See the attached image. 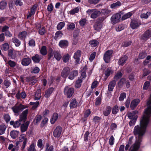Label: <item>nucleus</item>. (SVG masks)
<instances>
[{"label":"nucleus","mask_w":151,"mask_h":151,"mask_svg":"<svg viewBox=\"0 0 151 151\" xmlns=\"http://www.w3.org/2000/svg\"><path fill=\"white\" fill-rule=\"evenodd\" d=\"M65 23L64 22H60L57 25V28L58 30H60L65 26Z\"/></svg>","instance_id":"38"},{"label":"nucleus","mask_w":151,"mask_h":151,"mask_svg":"<svg viewBox=\"0 0 151 151\" xmlns=\"http://www.w3.org/2000/svg\"><path fill=\"white\" fill-rule=\"evenodd\" d=\"M6 128V126L4 125H0V135L4 133Z\"/></svg>","instance_id":"44"},{"label":"nucleus","mask_w":151,"mask_h":151,"mask_svg":"<svg viewBox=\"0 0 151 151\" xmlns=\"http://www.w3.org/2000/svg\"><path fill=\"white\" fill-rule=\"evenodd\" d=\"M9 28L8 27L5 26L3 27L2 31L3 32H6L5 33L6 36H8L9 37H11L12 36V35L10 33L9 31H8Z\"/></svg>","instance_id":"22"},{"label":"nucleus","mask_w":151,"mask_h":151,"mask_svg":"<svg viewBox=\"0 0 151 151\" xmlns=\"http://www.w3.org/2000/svg\"><path fill=\"white\" fill-rule=\"evenodd\" d=\"M113 52L112 50H109L106 51L104 53L103 58L106 63H109L110 61Z\"/></svg>","instance_id":"8"},{"label":"nucleus","mask_w":151,"mask_h":151,"mask_svg":"<svg viewBox=\"0 0 151 151\" xmlns=\"http://www.w3.org/2000/svg\"><path fill=\"white\" fill-rule=\"evenodd\" d=\"M114 72V71L110 68H108L106 69L105 72V76L106 79L111 74H112Z\"/></svg>","instance_id":"17"},{"label":"nucleus","mask_w":151,"mask_h":151,"mask_svg":"<svg viewBox=\"0 0 151 151\" xmlns=\"http://www.w3.org/2000/svg\"><path fill=\"white\" fill-rule=\"evenodd\" d=\"M116 84V81L115 80H113L111 81L108 85V90L109 91H112Z\"/></svg>","instance_id":"18"},{"label":"nucleus","mask_w":151,"mask_h":151,"mask_svg":"<svg viewBox=\"0 0 151 151\" xmlns=\"http://www.w3.org/2000/svg\"><path fill=\"white\" fill-rule=\"evenodd\" d=\"M122 76V74L121 72H118L117 74L114 77V79L116 80H117L119 78H121Z\"/></svg>","instance_id":"62"},{"label":"nucleus","mask_w":151,"mask_h":151,"mask_svg":"<svg viewBox=\"0 0 151 151\" xmlns=\"http://www.w3.org/2000/svg\"><path fill=\"white\" fill-rule=\"evenodd\" d=\"M20 142L19 141H17L15 143V146L14 147L12 150V151H17L19 148V145Z\"/></svg>","instance_id":"50"},{"label":"nucleus","mask_w":151,"mask_h":151,"mask_svg":"<svg viewBox=\"0 0 151 151\" xmlns=\"http://www.w3.org/2000/svg\"><path fill=\"white\" fill-rule=\"evenodd\" d=\"M12 42L14 43L16 47L19 46L20 44V41L16 37H14L12 39Z\"/></svg>","instance_id":"32"},{"label":"nucleus","mask_w":151,"mask_h":151,"mask_svg":"<svg viewBox=\"0 0 151 151\" xmlns=\"http://www.w3.org/2000/svg\"><path fill=\"white\" fill-rule=\"evenodd\" d=\"M7 5V3L5 1H2L0 3V9L3 10L4 9Z\"/></svg>","instance_id":"47"},{"label":"nucleus","mask_w":151,"mask_h":151,"mask_svg":"<svg viewBox=\"0 0 151 151\" xmlns=\"http://www.w3.org/2000/svg\"><path fill=\"white\" fill-rule=\"evenodd\" d=\"M19 132L17 131H13L10 133V135L13 139H15L18 136Z\"/></svg>","instance_id":"29"},{"label":"nucleus","mask_w":151,"mask_h":151,"mask_svg":"<svg viewBox=\"0 0 151 151\" xmlns=\"http://www.w3.org/2000/svg\"><path fill=\"white\" fill-rule=\"evenodd\" d=\"M124 28V27L123 25L120 24L116 27V30L117 31L119 32L123 30Z\"/></svg>","instance_id":"58"},{"label":"nucleus","mask_w":151,"mask_h":151,"mask_svg":"<svg viewBox=\"0 0 151 151\" xmlns=\"http://www.w3.org/2000/svg\"><path fill=\"white\" fill-rule=\"evenodd\" d=\"M119 108L117 106H114L112 109V113L114 114H117L119 111Z\"/></svg>","instance_id":"43"},{"label":"nucleus","mask_w":151,"mask_h":151,"mask_svg":"<svg viewBox=\"0 0 151 151\" xmlns=\"http://www.w3.org/2000/svg\"><path fill=\"white\" fill-rule=\"evenodd\" d=\"M150 83L149 81L145 82L144 84L143 89L144 90H147L148 87L150 86Z\"/></svg>","instance_id":"56"},{"label":"nucleus","mask_w":151,"mask_h":151,"mask_svg":"<svg viewBox=\"0 0 151 151\" xmlns=\"http://www.w3.org/2000/svg\"><path fill=\"white\" fill-rule=\"evenodd\" d=\"M132 13L131 12H129L123 16L122 17V20H124L129 18L132 16Z\"/></svg>","instance_id":"42"},{"label":"nucleus","mask_w":151,"mask_h":151,"mask_svg":"<svg viewBox=\"0 0 151 151\" xmlns=\"http://www.w3.org/2000/svg\"><path fill=\"white\" fill-rule=\"evenodd\" d=\"M19 139L20 142H23L21 149L22 150H23L25 148L27 143V136L26 134H22L19 136Z\"/></svg>","instance_id":"5"},{"label":"nucleus","mask_w":151,"mask_h":151,"mask_svg":"<svg viewBox=\"0 0 151 151\" xmlns=\"http://www.w3.org/2000/svg\"><path fill=\"white\" fill-rule=\"evenodd\" d=\"M81 55V51L79 50H77L74 54V58H80Z\"/></svg>","instance_id":"53"},{"label":"nucleus","mask_w":151,"mask_h":151,"mask_svg":"<svg viewBox=\"0 0 151 151\" xmlns=\"http://www.w3.org/2000/svg\"><path fill=\"white\" fill-rule=\"evenodd\" d=\"M20 142L19 141H17L15 143V146L14 147L12 150V151H17L19 148V145Z\"/></svg>","instance_id":"51"},{"label":"nucleus","mask_w":151,"mask_h":151,"mask_svg":"<svg viewBox=\"0 0 151 151\" xmlns=\"http://www.w3.org/2000/svg\"><path fill=\"white\" fill-rule=\"evenodd\" d=\"M150 13L149 12H147L146 13H143L141 14L140 17L141 18L147 19L148 17L150 15Z\"/></svg>","instance_id":"55"},{"label":"nucleus","mask_w":151,"mask_h":151,"mask_svg":"<svg viewBox=\"0 0 151 151\" xmlns=\"http://www.w3.org/2000/svg\"><path fill=\"white\" fill-rule=\"evenodd\" d=\"M89 43L92 47H95L98 45L99 42L96 40H93L89 42Z\"/></svg>","instance_id":"49"},{"label":"nucleus","mask_w":151,"mask_h":151,"mask_svg":"<svg viewBox=\"0 0 151 151\" xmlns=\"http://www.w3.org/2000/svg\"><path fill=\"white\" fill-rule=\"evenodd\" d=\"M78 74V71L77 70H73L70 73L68 78L71 80L73 79L75 76Z\"/></svg>","instance_id":"20"},{"label":"nucleus","mask_w":151,"mask_h":151,"mask_svg":"<svg viewBox=\"0 0 151 151\" xmlns=\"http://www.w3.org/2000/svg\"><path fill=\"white\" fill-rule=\"evenodd\" d=\"M86 13L88 15H91V17L93 19L96 18L101 14L100 11L95 9H89L86 11Z\"/></svg>","instance_id":"4"},{"label":"nucleus","mask_w":151,"mask_h":151,"mask_svg":"<svg viewBox=\"0 0 151 151\" xmlns=\"http://www.w3.org/2000/svg\"><path fill=\"white\" fill-rule=\"evenodd\" d=\"M79 9L80 7L79 6L77 7L76 8L71 10L69 12V13L71 14H74L75 13H78L79 11Z\"/></svg>","instance_id":"40"},{"label":"nucleus","mask_w":151,"mask_h":151,"mask_svg":"<svg viewBox=\"0 0 151 151\" xmlns=\"http://www.w3.org/2000/svg\"><path fill=\"white\" fill-rule=\"evenodd\" d=\"M49 59H53L54 57L58 61H59L62 58L60 54L56 51H53L52 49L50 48L49 50Z\"/></svg>","instance_id":"2"},{"label":"nucleus","mask_w":151,"mask_h":151,"mask_svg":"<svg viewBox=\"0 0 151 151\" xmlns=\"http://www.w3.org/2000/svg\"><path fill=\"white\" fill-rule=\"evenodd\" d=\"M9 48V46L7 43H5L2 45L1 47V49L5 51L7 50Z\"/></svg>","instance_id":"54"},{"label":"nucleus","mask_w":151,"mask_h":151,"mask_svg":"<svg viewBox=\"0 0 151 151\" xmlns=\"http://www.w3.org/2000/svg\"><path fill=\"white\" fill-rule=\"evenodd\" d=\"M111 109V107L110 106H107L106 110L103 112V114L104 116H108L110 113Z\"/></svg>","instance_id":"37"},{"label":"nucleus","mask_w":151,"mask_h":151,"mask_svg":"<svg viewBox=\"0 0 151 151\" xmlns=\"http://www.w3.org/2000/svg\"><path fill=\"white\" fill-rule=\"evenodd\" d=\"M27 81L30 82V84L31 85H34L36 82L37 81L35 79H34L32 77L27 78Z\"/></svg>","instance_id":"39"},{"label":"nucleus","mask_w":151,"mask_h":151,"mask_svg":"<svg viewBox=\"0 0 151 151\" xmlns=\"http://www.w3.org/2000/svg\"><path fill=\"white\" fill-rule=\"evenodd\" d=\"M31 62V60L29 58H23L22 62V64L23 65L27 66L30 64Z\"/></svg>","instance_id":"14"},{"label":"nucleus","mask_w":151,"mask_h":151,"mask_svg":"<svg viewBox=\"0 0 151 151\" xmlns=\"http://www.w3.org/2000/svg\"><path fill=\"white\" fill-rule=\"evenodd\" d=\"M127 59L128 58L127 56L124 55L123 56L119 59V64L120 65H123L126 63Z\"/></svg>","instance_id":"16"},{"label":"nucleus","mask_w":151,"mask_h":151,"mask_svg":"<svg viewBox=\"0 0 151 151\" xmlns=\"http://www.w3.org/2000/svg\"><path fill=\"white\" fill-rule=\"evenodd\" d=\"M28 112V110L27 109L24 111L20 115V118L19 120L15 122L13 121H11L10 122V124L13 125L14 127H19L21 124L20 122L22 121L24 122L26 119L27 116Z\"/></svg>","instance_id":"1"},{"label":"nucleus","mask_w":151,"mask_h":151,"mask_svg":"<svg viewBox=\"0 0 151 151\" xmlns=\"http://www.w3.org/2000/svg\"><path fill=\"white\" fill-rule=\"evenodd\" d=\"M7 64L11 67H14L16 65V63L14 61L10 60L7 62Z\"/></svg>","instance_id":"61"},{"label":"nucleus","mask_w":151,"mask_h":151,"mask_svg":"<svg viewBox=\"0 0 151 151\" xmlns=\"http://www.w3.org/2000/svg\"><path fill=\"white\" fill-rule=\"evenodd\" d=\"M137 113V112L136 111L130 112L127 113V115L129 119H133L136 120L137 118V116L135 115Z\"/></svg>","instance_id":"12"},{"label":"nucleus","mask_w":151,"mask_h":151,"mask_svg":"<svg viewBox=\"0 0 151 151\" xmlns=\"http://www.w3.org/2000/svg\"><path fill=\"white\" fill-rule=\"evenodd\" d=\"M75 24L73 23H70L67 25V29L68 30H73L75 28Z\"/></svg>","instance_id":"36"},{"label":"nucleus","mask_w":151,"mask_h":151,"mask_svg":"<svg viewBox=\"0 0 151 151\" xmlns=\"http://www.w3.org/2000/svg\"><path fill=\"white\" fill-rule=\"evenodd\" d=\"M74 91L73 88H70L69 87L66 86L64 88V93L68 98H70L72 96Z\"/></svg>","instance_id":"7"},{"label":"nucleus","mask_w":151,"mask_h":151,"mask_svg":"<svg viewBox=\"0 0 151 151\" xmlns=\"http://www.w3.org/2000/svg\"><path fill=\"white\" fill-rule=\"evenodd\" d=\"M41 97V91L40 89L38 90L35 94V98L36 100L40 99Z\"/></svg>","instance_id":"45"},{"label":"nucleus","mask_w":151,"mask_h":151,"mask_svg":"<svg viewBox=\"0 0 151 151\" xmlns=\"http://www.w3.org/2000/svg\"><path fill=\"white\" fill-rule=\"evenodd\" d=\"M46 32L45 29L44 27L40 28L39 30V33L41 35H43Z\"/></svg>","instance_id":"57"},{"label":"nucleus","mask_w":151,"mask_h":151,"mask_svg":"<svg viewBox=\"0 0 151 151\" xmlns=\"http://www.w3.org/2000/svg\"><path fill=\"white\" fill-rule=\"evenodd\" d=\"M58 115L57 113H54L50 119L51 123L52 124H54L58 119Z\"/></svg>","instance_id":"21"},{"label":"nucleus","mask_w":151,"mask_h":151,"mask_svg":"<svg viewBox=\"0 0 151 151\" xmlns=\"http://www.w3.org/2000/svg\"><path fill=\"white\" fill-rule=\"evenodd\" d=\"M40 71V69L38 67H36L33 68L32 69L31 72L32 73H37Z\"/></svg>","instance_id":"59"},{"label":"nucleus","mask_w":151,"mask_h":151,"mask_svg":"<svg viewBox=\"0 0 151 151\" xmlns=\"http://www.w3.org/2000/svg\"><path fill=\"white\" fill-rule=\"evenodd\" d=\"M96 55V53L95 52H93L91 54L89 59V60L91 62L94 59Z\"/></svg>","instance_id":"64"},{"label":"nucleus","mask_w":151,"mask_h":151,"mask_svg":"<svg viewBox=\"0 0 151 151\" xmlns=\"http://www.w3.org/2000/svg\"><path fill=\"white\" fill-rule=\"evenodd\" d=\"M42 58V57L37 54L36 55L32 58V59L33 62L36 63H39Z\"/></svg>","instance_id":"23"},{"label":"nucleus","mask_w":151,"mask_h":151,"mask_svg":"<svg viewBox=\"0 0 151 151\" xmlns=\"http://www.w3.org/2000/svg\"><path fill=\"white\" fill-rule=\"evenodd\" d=\"M46 149L45 151H54V147L52 145H49L47 143L45 146Z\"/></svg>","instance_id":"41"},{"label":"nucleus","mask_w":151,"mask_h":151,"mask_svg":"<svg viewBox=\"0 0 151 151\" xmlns=\"http://www.w3.org/2000/svg\"><path fill=\"white\" fill-rule=\"evenodd\" d=\"M68 42L67 40H61L59 43V46L61 48H64L66 47L68 45Z\"/></svg>","instance_id":"19"},{"label":"nucleus","mask_w":151,"mask_h":151,"mask_svg":"<svg viewBox=\"0 0 151 151\" xmlns=\"http://www.w3.org/2000/svg\"><path fill=\"white\" fill-rule=\"evenodd\" d=\"M126 81V80L124 78L121 79L118 83V87L119 88L122 87L124 85Z\"/></svg>","instance_id":"28"},{"label":"nucleus","mask_w":151,"mask_h":151,"mask_svg":"<svg viewBox=\"0 0 151 151\" xmlns=\"http://www.w3.org/2000/svg\"><path fill=\"white\" fill-rule=\"evenodd\" d=\"M42 118V116L41 115H38L37 116L35 119V124H37L41 120Z\"/></svg>","instance_id":"63"},{"label":"nucleus","mask_w":151,"mask_h":151,"mask_svg":"<svg viewBox=\"0 0 151 151\" xmlns=\"http://www.w3.org/2000/svg\"><path fill=\"white\" fill-rule=\"evenodd\" d=\"M53 90L54 89L52 88H49L46 91L45 94V97L47 98L49 97L53 91Z\"/></svg>","instance_id":"35"},{"label":"nucleus","mask_w":151,"mask_h":151,"mask_svg":"<svg viewBox=\"0 0 151 151\" xmlns=\"http://www.w3.org/2000/svg\"><path fill=\"white\" fill-rule=\"evenodd\" d=\"M62 132V128L59 126H57L54 130L53 134L54 136L56 137H59Z\"/></svg>","instance_id":"9"},{"label":"nucleus","mask_w":151,"mask_h":151,"mask_svg":"<svg viewBox=\"0 0 151 151\" xmlns=\"http://www.w3.org/2000/svg\"><path fill=\"white\" fill-rule=\"evenodd\" d=\"M83 78L80 77L76 81L75 86L76 88L80 87L81 86V83L82 82Z\"/></svg>","instance_id":"33"},{"label":"nucleus","mask_w":151,"mask_h":151,"mask_svg":"<svg viewBox=\"0 0 151 151\" xmlns=\"http://www.w3.org/2000/svg\"><path fill=\"white\" fill-rule=\"evenodd\" d=\"M121 4V3L119 1H118L115 3L111 4L110 7L111 9H115L119 7Z\"/></svg>","instance_id":"30"},{"label":"nucleus","mask_w":151,"mask_h":151,"mask_svg":"<svg viewBox=\"0 0 151 151\" xmlns=\"http://www.w3.org/2000/svg\"><path fill=\"white\" fill-rule=\"evenodd\" d=\"M102 27V24L101 23H96L94 26V28L95 30L99 31Z\"/></svg>","instance_id":"26"},{"label":"nucleus","mask_w":151,"mask_h":151,"mask_svg":"<svg viewBox=\"0 0 151 151\" xmlns=\"http://www.w3.org/2000/svg\"><path fill=\"white\" fill-rule=\"evenodd\" d=\"M81 69L82 70L81 71V77L83 78H85L86 76V71L87 70V67L86 66H84V67H81Z\"/></svg>","instance_id":"31"},{"label":"nucleus","mask_w":151,"mask_h":151,"mask_svg":"<svg viewBox=\"0 0 151 151\" xmlns=\"http://www.w3.org/2000/svg\"><path fill=\"white\" fill-rule=\"evenodd\" d=\"M77 105V102L76 99H72L71 101L70 106L71 108H75L76 107Z\"/></svg>","instance_id":"25"},{"label":"nucleus","mask_w":151,"mask_h":151,"mask_svg":"<svg viewBox=\"0 0 151 151\" xmlns=\"http://www.w3.org/2000/svg\"><path fill=\"white\" fill-rule=\"evenodd\" d=\"M121 18V15L120 14H115L113 15L111 17V22L112 24H114L120 22Z\"/></svg>","instance_id":"6"},{"label":"nucleus","mask_w":151,"mask_h":151,"mask_svg":"<svg viewBox=\"0 0 151 151\" xmlns=\"http://www.w3.org/2000/svg\"><path fill=\"white\" fill-rule=\"evenodd\" d=\"M40 53L43 55H45L47 54L46 47L45 46H43L42 47L40 50Z\"/></svg>","instance_id":"52"},{"label":"nucleus","mask_w":151,"mask_h":151,"mask_svg":"<svg viewBox=\"0 0 151 151\" xmlns=\"http://www.w3.org/2000/svg\"><path fill=\"white\" fill-rule=\"evenodd\" d=\"M141 24V22L139 20H133L131 22L130 26L132 29H134L138 27Z\"/></svg>","instance_id":"10"},{"label":"nucleus","mask_w":151,"mask_h":151,"mask_svg":"<svg viewBox=\"0 0 151 151\" xmlns=\"http://www.w3.org/2000/svg\"><path fill=\"white\" fill-rule=\"evenodd\" d=\"M126 97V94L125 93H122L120 97L119 98V100L120 101H122L124 100V99Z\"/></svg>","instance_id":"60"},{"label":"nucleus","mask_w":151,"mask_h":151,"mask_svg":"<svg viewBox=\"0 0 151 151\" xmlns=\"http://www.w3.org/2000/svg\"><path fill=\"white\" fill-rule=\"evenodd\" d=\"M30 104L31 105H33L32 109L34 110L38 106L39 104V102L38 101L36 102H31L30 103Z\"/></svg>","instance_id":"48"},{"label":"nucleus","mask_w":151,"mask_h":151,"mask_svg":"<svg viewBox=\"0 0 151 151\" xmlns=\"http://www.w3.org/2000/svg\"><path fill=\"white\" fill-rule=\"evenodd\" d=\"M28 107V106L27 105H24L20 104H16L12 108V109L14 113L19 114L24 109Z\"/></svg>","instance_id":"3"},{"label":"nucleus","mask_w":151,"mask_h":151,"mask_svg":"<svg viewBox=\"0 0 151 151\" xmlns=\"http://www.w3.org/2000/svg\"><path fill=\"white\" fill-rule=\"evenodd\" d=\"M29 124V122L28 121L26 122L25 123L22 124L20 127L21 132H24L26 131L27 129Z\"/></svg>","instance_id":"13"},{"label":"nucleus","mask_w":151,"mask_h":151,"mask_svg":"<svg viewBox=\"0 0 151 151\" xmlns=\"http://www.w3.org/2000/svg\"><path fill=\"white\" fill-rule=\"evenodd\" d=\"M27 35V32L24 31L19 33L18 37L20 39H23L26 37Z\"/></svg>","instance_id":"24"},{"label":"nucleus","mask_w":151,"mask_h":151,"mask_svg":"<svg viewBox=\"0 0 151 151\" xmlns=\"http://www.w3.org/2000/svg\"><path fill=\"white\" fill-rule=\"evenodd\" d=\"M63 35V33L60 31L57 32L55 34V40H57L61 37Z\"/></svg>","instance_id":"46"},{"label":"nucleus","mask_w":151,"mask_h":151,"mask_svg":"<svg viewBox=\"0 0 151 151\" xmlns=\"http://www.w3.org/2000/svg\"><path fill=\"white\" fill-rule=\"evenodd\" d=\"M140 100L138 99L133 100L131 102L130 107L132 109H134L139 104Z\"/></svg>","instance_id":"15"},{"label":"nucleus","mask_w":151,"mask_h":151,"mask_svg":"<svg viewBox=\"0 0 151 151\" xmlns=\"http://www.w3.org/2000/svg\"><path fill=\"white\" fill-rule=\"evenodd\" d=\"M70 58V56L68 54H67L63 56L62 57L63 61L64 63L68 62Z\"/></svg>","instance_id":"27"},{"label":"nucleus","mask_w":151,"mask_h":151,"mask_svg":"<svg viewBox=\"0 0 151 151\" xmlns=\"http://www.w3.org/2000/svg\"><path fill=\"white\" fill-rule=\"evenodd\" d=\"M70 72L69 68L66 67L63 70L61 73V76L64 78H66L68 76Z\"/></svg>","instance_id":"11"},{"label":"nucleus","mask_w":151,"mask_h":151,"mask_svg":"<svg viewBox=\"0 0 151 151\" xmlns=\"http://www.w3.org/2000/svg\"><path fill=\"white\" fill-rule=\"evenodd\" d=\"M27 151H37L35 148V144L34 143H31L27 149Z\"/></svg>","instance_id":"34"}]
</instances>
